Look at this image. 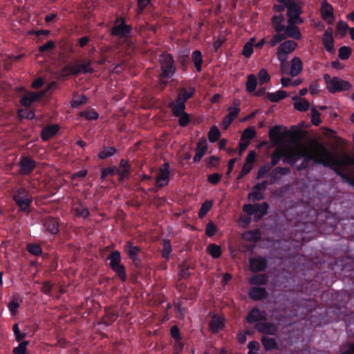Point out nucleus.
Masks as SVG:
<instances>
[{
	"label": "nucleus",
	"mask_w": 354,
	"mask_h": 354,
	"mask_svg": "<svg viewBox=\"0 0 354 354\" xmlns=\"http://www.w3.org/2000/svg\"><path fill=\"white\" fill-rule=\"evenodd\" d=\"M315 147H316L315 145ZM316 149V154L310 153L307 151V149L304 147V151L303 153V156L301 158H304L301 164L297 166V171H302L307 169L310 167V161H313L316 164L322 165L324 163V157L323 155L318 151L317 147Z\"/></svg>",
	"instance_id": "8"
},
{
	"label": "nucleus",
	"mask_w": 354,
	"mask_h": 354,
	"mask_svg": "<svg viewBox=\"0 0 354 354\" xmlns=\"http://www.w3.org/2000/svg\"><path fill=\"white\" fill-rule=\"evenodd\" d=\"M209 326L212 331L218 332L219 330L223 328V324L219 317L214 316L209 324Z\"/></svg>",
	"instance_id": "56"
},
{
	"label": "nucleus",
	"mask_w": 354,
	"mask_h": 354,
	"mask_svg": "<svg viewBox=\"0 0 354 354\" xmlns=\"http://www.w3.org/2000/svg\"><path fill=\"white\" fill-rule=\"evenodd\" d=\"M13 200L19 207L20 210L24 212H29V207L32 202V196L24 187L18 189L13 195Z\"/></svg>",
	"instance_id": "6"
},
{
	"label": "nucleus",
	"mask_w": 354,
	"mask_h": 354,
	"mask_svg": "<svg viewBox=\"0 0 354 354\" xmlns=\"http://www.w3.org/2000/svg\"><path fill=\"white\" fill-rule=\"evenodd\" d=\"M315 146L318 151L323 155V165L329 167L335 173L337 169L343 171V169L348 165V162L343 160V159L336 158L323 144L315 142Z\"/></svg>",
	"instance_id": "2"
},
{
	"label": "nucleus",
	"mask_w": 354,
	"mask_h": 354,
	"mask_svg": "<svg viewBox=\"0 0 354 354\" xmlns=\"http://www.w3.org/2000/svg\"><path fill=\"white\" fill-rule=\"evenodd\" d=\"M21 299L19 298L18 295L12 296L11 301L8 304V308L12 315H16L17 310L20 306V302Z\"/></svg>",
	"instance_id": "36"
},
{
	"label": "nucleus",
	"mask_w": 354,
	"mask_h": 354,
	"mask_svg": "<svg viewBox=\"0 0 354 354\" xmlns=\"http://www.w3.org/2000/svg\"><path fill=\"white\" fill-rule=\"evenodd\" d=\"M288 96L286 91L283 90H279L274 93L268 92L266 93V97L272 102H278L281 100L285 99Z\"/></svg>",
	"instance_id": "35"
},
{
	"label": "nucleus",
	"mask_w": 354,
	"mask_h": 354,
	"mask_svg": "<svg viewBox=\"0 0 354 354\" xmlns=\"http://www.w3.org/2000/svg\"><path fill=\"white\" fill-rule=\"evenodd\" d=\"M20 173L23 175H29L36 167V162L30 157L24 156L19 162Z\"/></svg>",
	"instance_id": "17"
},
{
	"label": "nucleus",
	"mask_w": 354,
	"mask_h": 354,
	"mask_svg": "<svg viewBox=\"0 0 354 354\" xmlns=\"http://www.w3.org/2000/svg\"><path fill=\"white\" fill-rule=\"evenodd\" d=\"M212 207V202L211 201H206L202 205L198 211V215L200 218L205 216Z\"/></svg>",
	"instance_id": "55"
},
{
	"label": "nucleus",
	"mask_w": 354,
	"mask_h": 354,
	"mask_svg": "<svg viewBox=\"0 0 354 354\" xmlns=\"http://www.w3.org/2000/svg\"><path fill=\"white\" fill-rule=\"evenodd\" d=\"M320 14L324 21L329 25L333 24L334 20V9L326 0L321 3Z\"/></svg>",
	"instance_id": "18"
},
{
	"label": "nucleus",
	"mask_w": 354,
	"mask_h": 354,
	"mask_svg": "<svg viewBox=\"0 0 354 354\" xmlns=\"http://www.w3.org/2000/svg\"><path fill=\"white\" fill-rule=\"evenodd\" d=\"M254 328L260 333L267 335H275L277 328L274 324L261 321L254 324Z\"/></svg>",
	"instance_id": "20"
},
{
	"label": "nucleus",
	"mask_w": 354,
	"mask_h": 354,
	"mask_svg": "<svg viewBox=\"0 0 354 354\" xmlns=\"http://www.w3.org/2000/svg\"><path fill=\"white\" fill-rule=\"evenodd\" d=\"M45 91H40L37 93L28 92L20 100V103L22 106L28 107L34 102L39 101L44 95Z\"/></svg>",
	"instance_id": "21"
},
{
	"label": "nucleus",
	"mask_w": 354,
	"mask_h": 354,
	"mask_svg": "<svg viewBox=\"0 0 354 354\" xmlns=\"http://www.w3.org/2000/svg\"><path fill=\"white\" fill-rule=\"evenodd\" d=\"M209 141L212 143H214L218 141L221 137V132L216 126H212L207 135Z\"/></svg>",
	"instance_id": "46"
},
{
	"label": "nucleus",
	"mask_w": 354,
	"mask_h": 354,
	"mask_svg": "<svg viewBox=\"0 0 354 354\" xmlns=\"http://www.w3.org/2000/svg\"><path fill=\"white\" fill-rule=\"evenodd\" d=\"M324 80L326 84V88L331 93L341 92L343 91H349L352 88L353 86L348 82L342 80L337 77H330L329 74L324 75Z\"/></svg>",
	"instance_id": "3"
},
{
	"label": "nucleus",
	"mask_w": 354,
	"mask_h": 354,
	"mask_svg": "<svg viewBox=\"0 0 354 354\" xmlns=\"http://www.w3.org/2000/svg\"><path fill=\"white\" fill-rule=\"evenodd\" d=\"M111 270L115 273V274L120 278L122 282H125L127 277V271L125 266L120 263L114 268H111Z\"/></svg>",
	"instance_id": "45"
},
{
	"label": "nucleus",
	"mask_w": 354,
	"mask_h": 354,
	"mask_svg": "<svg viewBox=\"0 0 354 354\" xmlns=\"http://www.w3.org/2000/svg\"><path fill=\"white\" fill-rule=\"evenodd\" d=\"M286 39V35L284 34H276L271 38L270 40L268 41V45L270 47H274L278 44L281 43L282 41Z\"/></svg>",
	"instance_id": "53"
},
{
	"label": "nucleus",
	"mask_w": 354,
	"mask_h": 354,
	"mask_svg": "<svg viewBox=\"0 0 354 354\" xmlns=\"http://www.w3.org/2000/svg\"><path fill=\"white\" fill-rule=\"evenodd\" d=\"M268 183L267 180H263L256 184L248 195V200L252 201L263 200L264 198V191L267 188Z\"/></svg>",
	"instance_id": "14"
},
{
	"label": "nucleus",
	"mask_w": 354,
	"mask_h": 354,
	"mask_svg": "<svg viewBox=\"0 0 354 354\" xmlns=\"http://www.w3.org/2000/svg\"><path fill=\"white\" fill-rule=\"evenodd\" d=\"M281 130V127L279 125H275L269 130L268 136L273 143H281L286 137L292 135V132L288 130H285L283 132Z\"/></svg>",
	"instance_id": "13"
},
{
	"label": "nucleus",
	"mask_w": 354,
	"mask_h": 354,
	"mask_svg": "<svg viewBox=\"0 0 354 354\" xmlns=\"http://www.w3.org/2000/svg\"><path fill=\"white\" fill-rule=\"evenodd\" d=\"M170 171H164L158 170L156 178V185L158 189H161L169 184Z\"/></svg>",
	"instance_id": "29"
},
{
	"label": "nucleus",
	"mask_w": 354,
	"mask_h": 354,
	"mask_svg": "<svg viewBox=\"0 0 354 354\" xmlns=\"http://www.w3.org/2000/svg\"><path fill=\"white\" fill-rule=\"evenodd\" d=\"M169 107L171 109L172 114L174 117H178V115L185 113V104L176 99L169 104Z\"/></svg>",
	"instance_id": "30"
},
{
	"label": "nucleus",
	"mask_w": 354,
	"mask_h": 354,
	"mask_svg": "<svg viewBox=\"0 0 354 354\" xmlns=\"http://www.w3.org/2000/svg\"><path fill=\"white\" fill-rule=\"evenodd\" d=\"M234 104L235 106L234 107L230 106L227 109V111L230 112L224 117L221 122V126L223 129H227L230 127L232 121L236 118L241 111V109L239 107L240 104L238 100H234Z\"/></svg>",
	"instance_id": "16"
},
{
	"label": "nucleus",
	"mask_w": 354,
	"mask_h": 354,
	"mask_svg": "<svg viewBox=\"0 0 354 354\" xmlns=\"http://www.w3.org/2000/svg\"><path fill=\"white\" fill-rule=\"evenodd\" d=\"M76 63L70 62L62 68V72L68 75H77L80 73H92L93 69L91 68V61H88L86 63Z\"/></svg>",
	"instance_id": "5"
},
{
	"label": "nucleus",
	"mask_w": 354,
	"mask_h": 354,
	"mask_svg": "<svg viewBox=\"0 0 354 354\" xmlns=\"http://www.w3.org/2000/svg\"><path fill=\"white\" fill-rule=\"evenodd\" d=\"M118 317V313L106 309L104 317L99 322L98 324H104L106 326H111Z\"/></svg>",
	"instance_id": "32"
},
{
	"label": "nucleus",
	"mask_w": 354,
	"mask_h": 354,
	"mask_svg": "<svg viewBox=\"0 0 354 354\" xmlns=\"http://www.w3.org/2000/svg\"><path fill=\"white\" fill-rule=\"evenodd\" d=\"M117 167L115 166H112L110 167H107L102 169L101 171V179L104 180L108 176H112L116 173Z\"/></svg>",
	"instance_id": "64"
},
{
	"label": "nucleus",
	"mask_w": 354,
	"mask_h": 354,
	"mask_svg": "<svg viewBox=\"0 0 354 354\" xmlns=\"http://www.w3.org/2000/svg\"><path fill=\"white\" fill-rule=\"evenodd\" d=\"M42 224L45 230L51 234H56L59 232V219L58 218L48 216L43 219Z\"/></svg>",
	"instance_id": "19"
},
{
	"label": "nucleus",
	"mask_w": 354,
	"mask_h": 354,
	"mask_svg": "<svg viewBox=\"0 0 354 354\" xmlns=\"http://www.w3.org/2000/svg\"><path fill=\"white\" fill-rule=\"evenodd\" d=\"M162 249L161 251L162 257L165 261L169 260L170 254L172 252V247L171 241L169 239H164L162 240Z\"/></svg>",
	"instance_id": "42"
},
{
	"label": "nucleus",
	"mask_w": 354,
	"mask_h": 354,
	"mask_svg": "<svg viewBox=\"0 0 354 354\" xmlns=\"http://www.w3.org/2000/svg\"><path fill=\"white\" fill-rule=\"evenodd\" d=\"M79 116L84 117L88 120H95L98 118L99 115L97 111L93 109H88L79 113Z\"/></svg>",
	"instance_id": "48"
},
{
	"label": "nucleus",
	"mask_w": 354,
	"mask_h": 354,
	"mask_svg": "<svg viewBox=\"0 0 354 354\" xmlns=\"http://www.w3.org/2000/svg\"><path fill=\"white\" fill-rule=\"evenodd\" d=\"M124 251L127 254L129 259L136 267H139L141 264V259L138 254L141 252V248L131 241H128L124 245Z\"/></svg>",
	"instance_id": "11"
},
{
	"label": "nucleus",
	"mask_w": 354,
	"mask_h": 354,
	"mask_svg": "<svg viewBox=\"0 0 354 354\" xmlns=\"http://www.w3.org/2000/svg\"><path fill=\"white\" fill-rule=\"evenodd\" d=\"M268 282V277L265 274H257L252 277L249 283L251 285L263 286Z\"/></svg>",
	"instance_id": "40"
},
{
	"label": "nucleus",
	"mask_w": 354,
	"mask_h": 354,
	"mask_svg": "<svg viewBox=\"0 0 354 354\" xmlns=\"http://www.w3.org/2000/svg\"><path fill=\"white\" fill-rule=\"evenodd\" d=\"M73 212L78 217H82L84 218H87L90 216V212L88 209L86 207H75L73 208Z\"/></svg>",
	"instance_id": "58"
},
{
	"label": "nucleus",
	"mask_w": 354,
	"mask_h": 354,
	"mask_svg": "<svg viewBox=\"0 0 354 354\" xmlns=\"http://www.w3.org/2000/svg\"><path fill=\"white\" fill-rule=\"evenodd\" d=\"M351 54V49L348 46H342L339 49L338 56L342 60L348 59Z\"/></svg>",
	"instance_id": "60"
},
{
	"label": "nucleus",
	"mask_w": 354,
	"mask_h": 354,
	"mask_svg": "<svg viewBox=\"0 0 354 354\" xmlns=\"http://www.w3.org/2000/svg\"><path fill=\"white\" fill-rule=\"evenodd\" d=\"M304 151V149L302 150H295L288 152L284 151L283 162L293 167L301 158Z\"/></svg>",
	"instance_id": "22"
},
{
	"label": "nucleus",
	"mask_w": 354,
	"mask_h": 354,
	"mask_svg": "<svg viewBox=\"0 0 354 354\" xmlns=\"http://www.w3.org/2000/svg\"><path fill=\"white\" fill-rule=\"evenodd\" d=\"M248 296L254 301H261L268 297V292L263 287H251L248 290Z\"/></svg>",
	"instance_id": "23"
},
{
	"label": "nucleus",
	"mask_w": 354,
	"mask_h": 354,
	"mask_svg": "<svg viewBox=\"0 0 354 354\" xmlns=\"http://www.w3.org/2000/svg\"><path fill=\"white\" fill-rule=\"evenodd\" d=\"M117 151L118 150L115 147L103 146L102 149L97 154V157L101 160H104L113 156Z\"/></svg>",
	"instance_id": "41"
},
{
	"label": "nucleus",
	"mask_w": 354,
	"mask_h": 354,
	"mask_svg": "<svg viewBox=\"0 0 354 354\" xmlns=\"http://www.w3.org/2000/svg\"><path fill=\"white\" fill-rule=\"evenodd\" d=\"M290 173V169L288 167H277L270 174V180L269 183L274 184L280 179L281 176L288 175Z\"/></svg>",
	"instance_id": "26"
},
{
	"label": "nucleus",
	"mask_w": 354,
	"mask_h": 354,
	"mask_svg": "<svg viewBox=\"0 0 354 354\" xmlns=\"http://www.w3.org/2000/svg\"><path fill=\"white\" fill-rule=\"evenodd\" d=\"M298 47V44L294 40H286L281 43L277 48V57L280 62L281 68L283 71V66L286 64L288 55L295 51Z\"/></svg>",
	"instance_id": "4"
},
{
	"label": "nucleus",
	"mask_w": 354,
	"mask_h": 354,
	"mask_svg": "<svg viewBox=\"0 0 354 354\" xmlns=\"http://www.w3.org/2000/svg\"><path fill=\"white\" fill-rule=\"evenodd\" d=\"M349 30L348 24L343 20H339L337 24V31L339 33L340 37H344Z\"/></svg>",
	"instance_id": "59"
},
{
	"label": "nucleus",
	"mask_w": 354,
	"mask_h": 354,
	"mask_svg": "<svg viewBox=\"0 0 354 354\" xmlns=\"http://www.w3.org/2000/svg\"><path fill=\"white\" fill-rule=\"evenodd\" d=\"M303 69V64L301 59L295 57L291 60L290 75L292 77L297 76Z\"/></svg>",
	"instance_id": "33"
},
{
	"label": "nucleus",
	"mask_w": 354,
	"mask_h": 354,
	"mask_svg": "<svg viewBox=\"0 0 354 354\" xmlns=\"http://www.w3.org/2000/svg\"><path fill=\"white\" fill-rule=\"evenodd\" d=\"M88 98L84 95H80L76 99H73L71 102V106L72 108H77L82 104H84L87 102Z\"/></svg>",
	"instance_id": "61"
},
{
	"label": "nucleus",
	"mask_w": 354,
	"mask_h": 354,
	"mask_svg": "<svg viewBox=\"0 0 354 354\" xmlns=\"http://www.w3.org/2000/svg\"><path fill=\"white\" fill-rule=\"evenodd\" d=\"M59 130V126L57 124L47 125L44 127L40 133V137L43 141H48L54 137Z\"/></svg>",
	"instance_id": "24"
},
{
	"label": "nucleus",
	"mask_w": 354,
	"mask_h": 354,
	"mask_svg": "<svg viewBox=\"0 0 354 354\" xmlns=\"http://www.w3.org/2000/svg\"><path fill=\"white\" fill-rule=\"evenodd\" d=\"M207 252L214 258H219L221 255V247L215 243H210L207 246Z\"/></svg>",
	"instance_id": "49"
},
{
	"label": "nucleus",
	"mask_w": 354,
	"mask_h": 354,
	"mask_svg": "<svg viewBox=\"0 0 354 354\" xmlns=\"http://www.w3.org/2000/svg\"><path fill=\"white\" fill-rule=\"evenodd\" d=\"M115 25L113 26L111 30L110 33L112 36L120 37V38L128 39L132 31V26L127 24L125 19L120 17L116 19Z\"/></svg>",
	"instance_id": "9"
},
{
	"label": "nucleus",
	"mask_w": 354,
	"mask_h": 354,
	"mask_svg": "<svg viewBox=\"0 0 354 354\" xmlns=\"http://www.w3.org/2000/svg\"><path fill=\"white\" fill-rule=\"evenodd\" d=\"M268 266V260L261 255L254 256L249 259V268L252 272H263L267 269Z\"/></svg>",
	"instance_id": "12"
},
{
	"label": "nucleus",
	"mask_w": 354,
	"mask_h": 354,
	"mask_svg": "<svg viewBox=\"0 0 354 354\" xmlns=\"http://www.w3.org/2000/svg\"><path fill=\"white\" fill-rule=\"evenodd\" d=\"M297 24H288L284 33V35H286V38L290 37L295 40L301 39V33L299 28L296 26Z\"/></svg>",
	"instance_id": "31"
},
{
	"label": "nucleus",
	"mask_w": 354,
	"mask_h": 354,
	"mask_svg": "<svg viewBox=\"0 0 354 354\" xmlns=\"http://www.w3.org/2000/svg\"><path fill=\"white\" fill-rule=\"evenodd\" d=\"M271 170V167L268 165H261L257 171L256 178L259 180L262 178L266 174H268Z\"/></svg>",
	"instance_id": "63"
},
{
	"label": "nucleus",
	"mask_w": 354,
	"mask_h": 354,
	"mask_svg": "<svg viewBox=\"0 0 354 354\" xmlns=\"http://www.w3.org/2000/svg\"><path fill=\"white\" fill-rule=\"evenodd\" d=\"M106 260L109 261L110 268H114L121 263V254L118 250H114L107 257Z\"/></svg>",
	"instance_id": "37"
},
{
	"label": "nucleus",
	"mask_w": 354,
	"mask_h": 354,
	"mask_svg": "<svg viewBox=\"0 0 354 354\" xmlns=\"http://www.w3.org/2000/svg\"><path fill=\"white\" fill-rule=\"evenodd\" d=\"M261 344L266 351H273L278 348V344L274 339L267 336L261 337Z\"/></svg>",
	"instance_id": "34"
},
{
	"label": "nucleus",
	"mask_w": 354,
	"mask_h": 354,
	"mask_svg": "<svg viewBox=\"0 0 354 354\" xmlns=\"http://www.w3.org/2000/svg\"><path fill=\"white\" fill-rule=\"evenodd\" d=\"M256 136V131L252 127H248L245 129L241 136V141H246L250 143L252 140Z\"/></svg>",
	"instance_id": "47"
},
{
	"label": "nucleus",
	"mask_w": 354,
	"mask_h": 354,
	"mask_svg": "<svg viewBox=\"0 0 354 354\" xmlns=\"http://www.w3.org/2000/svg\"><path fill=\"white\" fill-rule=\"evenodd\" d=\"M12 331L14 336L15 337V340L17 342H21V340L24 339L27 336V333H21L18 324H15L12 325Z\"/></svg>",
	"instance_id": "57"
},
{
	"label": "nucleus",
	"mask_w": 354,
	"mask_h": 354,
	"mask_svg": "<svg viewBox=\"0 0 354 354\" xmlns=\"http://www.w3.org/2000/svg\"><path fill=\"white\" fill-rule=\"evenodd\" d=\"M293 105L294 108L299 111H306L309 108L310 104L306 99L302 98L294 102Z\"/></svg>",
	"instance_id": "50"
},
{
	"label": "nucleus",
	"mask_w": 354,
	"mask_h": 354,
	"mask_svg": "<svg viewBox=\"0 0 354 354\" xmlns=\"http://www.w3.org/2000/svg\"><path fill=\"white\" fill-rule=\"evenodd\" d=\"M207 150V140L201 138L197 143L196 148V154L193 158V162L196 163L201 161Z\"/></svg>",
	"instance_id": "25"
},
{
	"label": "nucleus",
	"mask_w": 354,
	"mask_h": 354,
	"mask_svg": "<svg viewBox=\"0 0 354 354\" xmlns=\"http://www.w3.org/2000/svg\"><path fill=\"white\" fill-rule=\"evenodd\" d=\"M267 319V314L265 310H261L257 307L252 308L247 314L245 321L248 324L261 322Z\"/></svg>",
	"instance_id": "15"
},
{
	"label": "nucleus",
	"mask_w": 354,
	"mask_h": 354,
	"mask_svg": "<svg viewBox=\"0 0 354 354\" xmlns=\"http://www.w3.org/2000/svg\"><path fill=\"white\" fill-rule=\"evenodd\" d=\"M284 151H281L278 149H276L270 156V167H274L276 166L281 157H283Z\"/></svg>",
	"instance_id": "54"
},
{
	"label": "nucleus",
	"mask_w": 354,
	"mask_h": 354,
	"mask_svg": "<svg viewBox=\"0 0 354 354\" xmlns=\"http://www.w3.org/2000/svg\"><path fill=\"white\" fill-rule=\"evenodd\" d=\"M322 42L326 48V51L328 53L334 52V39L333 37H322Z\"/></svg>",
	"instance_id": "62"
},
{
	"label": "nucleus",
	"mask_w": 354,
	"mask_h": 354,
	"mask_svg": "<svg viewBox=\"0 0 354 354\" xmlns=\"http://www.w3.org/2000/svg\"><path fill=\"white\" fill-rule=\"evenodd\" d=\"M195 92L196 89L194 86H189L188 90L185 87L181 88L178 93L176 100L185 104L189 99L194 97Z\"/></svg>",
	"instance_id": "27"
},
{
	"label": "nucleus",
	"mask_w": 354,
	"mask_h": 354,
	"mask_svg": "<svg viewBox=\"0 0 354 354\" xmlns=\"http://www.w3.org/2000/svg\"><path fill=\"white\" fill-rule=\"evenodd\" d=\"M192 60L194 64V66L197 72L200 73L202 71L203 56L200 50H194L192 53Z\"/></svg>",
	"instance_id": "39"
},
{
	"label": "nucleus",
	"mask_w": 354,
	"mask_h": 354,
	"mask_svg": "<svg viewBox=\"0 0 354 354\" xmlns=\"http://www.w3.org/2000/svg\"><path fill=\"white\" fill-rule=\"evenodd\" d=\"M160 73L158 75V84L161 88H165L168 84L167 79L171 78L176 73L177 68L174 57L168 53H163L158 59Z\"/></svg>",
	"instance_id": "1"
},
{
	"label": "nucleus",
	"mask_w": 354,
	"mask_h": 354,
	"mask_svg": "<svg viewBox=\"0 0 354 354\" xmlns=\"http://www.w3.org/2000/svg\"><path fill=\"white\" fill-rule=\"evenodd\" d=\"M254 41L255 39L254 37L250 38L248 41L243 46L241 53L245 57L250 58L252 55Z\"/></svg>",
	"instance_id": "44"
},
{
	"label": "nucleus",
	"mask_w": 354,
	"mask_h": 354,
	"mask_svg": "<svg viewBox=\"0 0 354 354\" xmlns=\"http://www.w3.org/2000/svg\"><path fill=\"white\" fill-rule=\"evenodd\" d=\"M257 76L260 85H263L270 81V76L265 68H261L259 71Z\"/></svg>",
	"instance_id": "52"
},
{
	"label": "nucleus",
	"mask_w": 354,
	"mask_h": 354,
	"mask_svg": "<svg viewBox=\"0 0 354 354\" xmlns=\"http://www.w3.org/2000/svg\"><path fill=\"white\" fill-rule=\"evenodd\" d=\"M243 238L248 241L256 243L261 239V233L259 229L249 230L243 234Z\"/></svg>",
	"instance_id": "38"
},
{
	"label": "nucleus",
	"mask_w": 354,
	"mask_h": 354,
	"mask_svg": "<svg viewBox=\"0 0 354 354\" xmlns=\"http://www.w3.org/2000/svg\"><path fill=\"white\" fill-rule=\"evenodd\" d=\"M116 172L119 176V181H122L124 178L127 177L131 173V166L129 161L125 159L120 160V167L117 169Z\"/></svg>",
	"instance_id": "28"
},
{
	"label": "nucleus",
	"mask_w": 354,
	"mask_h": 354,
	"mask_svg": "<svg viewBox=\"0 0 354 354\" xmlns=\"http://www.w3.org/2000/svg\"><path fill=\"white\" fill-rule=\"evenodd\" d=\"M257 85V77L254 74H250L247 77V81L245 82L246 91L248 93H252L255 91Z\"/></svg>",
	"instance_id": "43"
},
{
	"label": "nucleus",
	"mask_w": 354,
	"mask_h": 354,
	"mask_svg": "<svg viewBox=\"0 0 354 354\" xmlns=\"http://www.w3.org/2000/svg\"><path fill=\"white\" fill-rule=\"evenodd\" d=\"M269 204L267 202L262 203L245 204L243 210L248 215H254V220L258 221L268 214Z\"/></svg>",
	"instance_id": "7"
},
{
	"label": "nucleus",
	"mask_w": 354,
	"mask_h": 354,
	"mask_svg": "<svg viewBox=\"0 0 354 354\" xmlns=\"http://www.w3.org/2000/svg\"><path fill=\"white\" fill-rule=\"evenodd\" d=\"M286 8H287L288 24H301L303 19L300 17L301 8L295 0H288Z\"/></svg>",
	"instance_id": "10"
},
{
	"label": "nucleus",
	"mask_w": 354,
	"mask_h": 354,
	"mask_svg": "<svg viewBox=\"0 0 354 354\" xmlns=\"http://www.w3.org/2000/svg\"><path fill=\"white\" fill-rule=\"evenodd\" d=\"M27 251L35 256H39L42 253V248L39 244L28 243L26 246Z\"/></svg>",
	"instance_id": "51"
}]
</instances>
